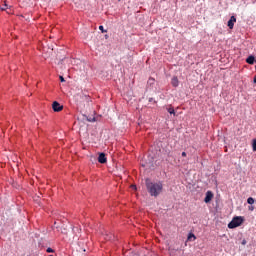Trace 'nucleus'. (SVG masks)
I'll return each instance as SVG.
<instances>
[{
    "label": "nucleus",
    "instance_id": "obj_18",
    "mask_svg": "<svg viewBox=\"0 0 256 256\" xmlns=\"http://www.w3.org/2000/svg\"><path fill=\"white\" fill-rule=\"evenodd\" d=\"M7 10V3L4 4V7H2V11H6Z\"/></svg>",
    "mask_w": 256,
    "mask_h": 256
},
{
    "label": "nucleus",
    "instance_id": "obj_8",
    "mask_svg": "<svg viewBox=\"0 0 256 256\" xmlns=\"http://www.w3.org/2000/svg\"><path fill=\"white\" fill-rule=\"evenodd\" d=\"M246 63H248V65H253V63H255V56L250 55V56L246 59Z\"/></svg>",
    "mask_w": 256,
    "mask_h": 256
},
{
    "label": "nucleus",
    "instance_id": "obj_17",
    "mask_svg": "<svg viewBox=\"0 0 256 256\" xmlns=\"http://www.w3.org/2000/svg\"><path fill=\"white\" fill-rule=\"evenodd\" d=\"M59 79H60L61 83H65V78H63V76H60Z\"/></svg>",
    "mask_w": 256,
    "mask_h": 256
},
{
    "label": "nucleus",
    "instance_id": "obj_3",
    "mask_svg": "<svg viewBox=\"0 0 256 256\" xmlns=\"http://www.w3.org/2000/svg\"><path fill=\"white\" fill-rule=\"evenodd\" d=\"M52 109H53V111H55V113H59V112L63 111V105H60L59 102L54 101L52 103Z\"/></svg>",
    "mask_w": 256,
    "mask_h": 256
},
{
    "label": "nucleus",
    "instance_id": "obj_9",
    "mask_svg": "<svg viewBox=\"0 0 256 256\" xmlns=\"http://www.w3.org/2000/svg\"><path fill=\"white\" fill-rule=\"evenodd\" d=\"M81 98L84 100V101H86L87 103H89L90 101H91V98H89V96H87V95H81Z\"/></svg>",
    "mask_w": 256,
    "mask_h": 256
},
{
    "label": "nucleus",
    "instance_id": "obj_7",
    "mask_svg": "<svg viewBox=\"0 0 256 256\" xmlns=\"http://www.w3.org/2000/svg\"><path fill=\"white\" fill-rule=\"evenodd\" d=\"M171 85L173 87H179V78H177V76H174L172 79H171Z\"/></svg>",
    "mask_w": 256,
    "mask_h": 256
},
{
    "label": "nucleus",
    "instance_id": "obj_15",
    "mask_svg": "<svg viewBox=\"0 0 256 256\" xmlns=\"http://www.w3.org/2000/svg\"><path fill=\"white\" fill-rule=\"evenodd\" d=\"M99 30L102 32V33H107V30H105V28L103 26H99Z\"/></svg>",
    "mask_w": 256,
    "mask_h": 256
},
{
    "label": "nucleus",
    "instance_id": "obj_16",
    "mask_svg": "<svg viewBox=\"0 0 256 256\" xmlns=\"http://www.w3.org/2000/svg\"><path fill=\"white\" fill-rule=\"evenodd\" d=\"M46 252L47 253H54V250L52 248H47Z\"/></svg>",
    "mask_w": 256,
    "mask_h": 256
},
{
    "label": "nucleus",
    "instance_id": "obj_6",
    "mask_svg": "<svg viewBox=\"0 0 256 256\" xmlns=\"http://www.w3.org/2000/svg\"><path fill=\"white\" fill-rule=\"evenodd\" d=\"M98 162L101 164L107 163V156H105V153H100L98 156Z\"/></svg>",
    "mask_w": 256,
    "mask_h": 256
},
{
    "label": "nucleus",
    "instance_id": "obj_20",
    "mask_svg": "<svg viewBox=\"0 0 256 256\" xmlns=\"http://www.w3.org/2000/svg\"><path fill=\"white\" fill-rule=\"evenodd\" d=\"M182 157H187V153L186 152H182Z\"/></svg>",
    "mask_w": 256,
    "mask_h": 256
},
{
    "label": "nucleus",
    "instance_id": "obj_2",
    "mask_svg": "<svg viewBox=\"0 0 256 256\" xmlns=\"http://www.w3.org/2000/svg\"><path fill=\"white\" fill-rule=\"evenodd\" d=\"M243 217L235 216L232 221L228 224V229H235L237 227H241L243 225Z\"/></svg>",
    "mask_w": 256,
    "mask_h": 256
},
{
    "label": "nucleus",
    "instance_id": "obj_12",
    "mask_svg": "<svg viewBox=\"0 0 256 256\" xmlns=\"http://www.w3.org/2000/svg\"><path fill=\"white\" fill-rule=\"evenodd\" d=\"M191 239H197V237H195V234H193V233H190L189 235H188V241H191Z\"/></svg>",
    "mask_w": 256,
    "mask_h": 256
},
{
    "label": "nucleus",
    "instance_id": "obj_1",
    "mask_svg": "<svg viewBox=\"0 0 256 256\" xmlns=\"http://www.w3.org/2000/svg\"><path fill=\"white\" fill-rule=\"evenodd\" d=\"M146 188L151 197H159L160 193H163V182H151L146 179Z\"/></svg>",
    "mask_w": 256,
    "mask_h": 256
},
{
    "label": "nucleus",
    "instance_id": "obj_4",
    "mask_svg": "<svg viewBox=\"0 0 256 256\" xmlns=\"http://www.w3.org/2000/svg\"><path fill=\"white\" fill-rule=\"evenodd\" d=\"M212 200H213V192L207 191L206 196L204 198V202L205 203H211Z\"/></svg>",
    "mask_w": 256,
    "mask_h": 256
},
{
    "label": "nucleus",
    "instance_id": "obj_13",
    "mask_svg": "<svg viewBox=\"0 0 256 256\" xmlns=\"http://www.w3.org/2000/svg\"><path fill=\"white\" fill-rule=\"evenodd\" d=\"M87 121H89V123H95L96 119L95 117H92V118L90 117L87 119Z\"/></svg>",
    "mask_w": 256,
    "mask_h": 256
},
{
    "label": "nucleus",
    "instance_id": "obj_11",
    "mask_svg": "<svg viewBox=\"0 0 256 256\" xmlns=\"http://www.w3.org/2000/svg\"><path fill=\"white\" fill-rule=\"evenodd\" d=\"M167 111L170 115H175V109L173 107L168 108Z\"/></svg>",
    "mask_w": 256,
    "mask_h": 256
},
{
    "label": "nucleus",
    "instance_id": "obj_19",
    "mask_svg": "<svg viewBox=\"0 0 256 256\" xmlns=\"http://www.w3.org/2000/svg\"><path fill=\"white\" fill-rule=\"evenodd\" d=\"M242 245H247V240H242Z\"/></svg>",
    "mask_w": 256,
    "mask_h": 256
},
{
    "label": "nucleus",
    "instance_id": "obj_10",
    "mask_svg": "<svg viewBox=\"0 0 256 256\" xmlns=\"http://www.w3.org/2000/svg\"><path fill=\"white\" fill-rule=\"evenodd\" d=\"M253 203H255V199H253V197H249V198L247 199V204H248V205H253Z\"/></svg>",
    "mask_w": 256,
    "mask_h": 256
},
{
    "label": "nucleus",
    "instance_id": "obj_5",
    "mask_svg": "<svg viewBox=\"0 0 256 256\" xmlns=\"http://www.w3.org/2000/svg\"><path fill=\"white\" fill-rule=\"evenodd\" d=\"M235 23H237V18H235V16H231L230 20L228 21L229 29H233V27H235Z\"/></svg>",
    "mask_w": 256,
    "mask_h": 256
},
{
    "label": "nucleus",
    "instance_id": "obj_14",
    "mask_svg": "<svg viewBox=\"0 0 256 256\" xmlns=\"http://www.w3.org/2000/svg\"><path fill=\"white\" fill-rule=\"evenodd\" d=\"M252 149H253V151H256V139L253 140Z\"/></svg>",
    "mask_w": 256,
    "mask_h": 256
}]
</instances>
